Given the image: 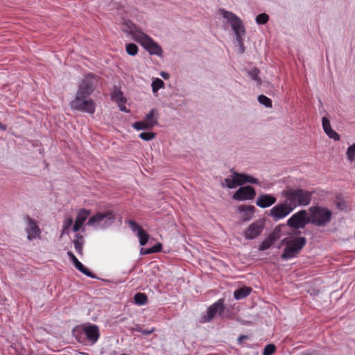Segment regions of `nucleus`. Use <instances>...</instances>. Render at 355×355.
<instances>
[{"label":"nucleus","mask_w":355,"mask_h":355,"mask_svg":"<svg viewBox=\"0 0 355 355\" xmlns=\"http://www.w3.org/2000/svg\"><path fill=\"white\" fill-rule=\"evenodd\" d=\"M128 28L132 39L140 44L150 55L158 56L162 55V47L153 38L138 28L135 24L130 23L128 25Z\"/></svg>","instance_id":"obj_3"},{"label":"nucleus","mask_w":355,"mask_h":355,"mask_svg":"<svg viewBox=\"0 0 355 355\" xmlns=\"http://www.w3.org/2000/svg\"><path fill=\"white\" fill-rule=\"evenodd\" d=\"M81 355H89L88 353L86 352H79Z\"/></svg>","instance_id":"obj_47"},{"label":"nucleus","mask_w":355,"mask_h":355,"mask_svg":"<svg viewBox=\"0 0 355 355\" xmlns=\"http://www.w3.org/2000/svg\"><path fill=\"white\" fill-rule=\"evenodd\" d=\"M156 134L155 132H141L139 135V137L144 141H150L155 139Z\"/></svg>","instance_id":"obj_36"},{"label":"nucleus","mask_w":355,"mask_h":355,"mask_svg":"<svg viewBox=\"0 0 355 355\" xmlns=\"http://www.w3.org/2000/svg\"><path fill=\"white\" fill-rule=\"evenodd\" d=\"M152 253H153V250L151 248L146 249V252H144V254H152Z\"/></svg>","instance_id":"obj_46"},{"label":"nucleus","mask_w":355,"mask_h":355,"mask_svg":"<svg viewBox=\"0 0 355 355\" xmlns=\"http://www.w3.org/2000/svg\"><path fill=\"white\" fill-rule=\"evenodd\" d=\"M252 291V288L248 286H243L236 290L234 293V297L236 300H241L248 296Z\"/></svg>","instance_id":"obj_22"},{"label":"nucleus","mask_w":355,"mask_h":355,"mask_svg":"<svg viewBox=\"0 0 355 355\" xmlns=\"http://www.w3.org/2000/svg\"><path fill=\"white\" fill-rule=\"evenodd\" d=\"M114 218V215L110 211H106L104 213L98 212L94 216L91 217L88 222L87 225L89 226H94L96 225L99 224L101 222L103 221L105 219L112 220Z\"/></svg>","instance_id":"obj_16"},{"label":"nucleus","mask_w":355,"mask_h":355,"mask_svg":"<svg viewBox=\"0 0 355 355\" xmlns=\"http://www.w3.org/2000/svg\"><path fill=\"white\" fill-rule=\"evenodd\" d=\"M322 127H323L324 131L325 132H327V131H328L329 130V128H331L330 122L327 117H322Z\"/></svg>","instance_id":"obj_41"},{"label":"nucleus","mask_w":355,"mask_h":355,"mask_svg":"<svg viewBox=\"0 0 355 355\" xmlns=\"http://www.w3.org/2000/svg\"><path fill=\"white\" fill-rule=\"evenodd\" d=\"M232 175L226 179L225 182L230 189L236 188L239 185H243L246 183L258 184V180L245 173H240L231 171Z\"/></svg>","instance_id":"obj_6"},{"label":"nucleus","mask_w":355,"mask_h":355,"mask_svg":"<svg viewBox=\"0 0 355 355\" xmlns=\"http://www.w3.org/2000/svg\"><path fill=\"white\" fill-rule=\"evenodd\" d=\"M276 240L274 234L269 235L259 245V250L263 251L270 248Z\"/></svg>","instance_id":"obj_23"},{"label":"nucleus","mask_w":355,"mask_h":355,"mask_svg":"<svg viewBox=\"0 0 355 355\" xmlns=\"http://www.w3.org/2000/svg\"><path fill=\"white\" fill-rule=\"evenodd\" d=\"M76 239L73 241L74 248L78 254L82 255L83 252L84 239L82 235L77 234L76 235Z\"/></svg>","instance_id":"obj_24"},{"label":"nucleus","mask_w":355,"mask_h":355,"mask_svg":"<svg viewBox=\"0 0 355 355\" xmlns=\"http://www.w3.org/2000/svg\"><path fill=\"white\" fill-rule=\"evenodd\" d=\"M132 127L137 130H148L153 128L150 125H148L144 120L141 121H137L132 124Z\"/></svg>","instance_id":"obj_28"},{"label":"nucleus","mask_w":355,"mask_h":355,"mask_svg":"<svg viewBox=\"0 0 355 355\" xmlns=\"http://www.w3.org/2000/svg\"><path fill=\"white\" fill-rule=\"evenodd\" d=\"M258 101L265 105L266 107H272V103L271 99L264 95H259L258 96Z\"/></svg>","instance_id":"obj_31"},{"label":"nucleus","mask_w":355,"mask_h":355,"mask_svg":"<svg viewBox=\"0 0 355 355\" xmlns=\"http://www.w3.org/2000/svg\"><path fill=\"white\" fill-rule=\"evenodd\" d=\"M114 218V215L110 211H106L104 213L98 212L94 216L91 217L88 222L87 225L89 226H94L96 225L99 224L101 222L103 221L105 219L112 220Z\"/></svg>","instance_id":"obj_17"},{"label":"nucleus","mask_w":355,"mask_h":355,"mask_svg":"<svg viewBox=\"0 0 355 355\" xmlns=\"http://www.w3.org/2000/svg\"><path fill=\"white\" fill-rule=\"evenodd\" d=\"M286 202L293 210L297 207H305L310 204L313 192L300 188L287 187L281 192Z\"/></svg>","instance_id":"obj_2"},{"label":"nucleus","mask_w":355,"mask_h":355,"mask_svg":"<svg viewBox=\"0 0 355 355\" xmlns=\"http://www.w3.org/2000/svg\"><path fill=\"white\" fill-rule=\"evenodd\" d=\"M128 225L133 232H139V230H143L140 225L134 220H129Z\"/></svg>","instance_id":"obj_40"},{"label":"nucleus","mask_w":355,"mask_h":355,"mask_svg":"<svg viewBox=\"0 0 355 355\" xmlns=\"http://www.w3.org/2000/svg\"><path fill=\"white\" fill-rule=\"evenodd\" d=\"M264 221L258 220L250 225V226L244 232V237L247 239H254L259 236L264 227Z\"/></svg>","instance_id":"obj_12"},{"label":"nucleus","mask_w":355,"mask_h":355,"mask_svg":"<svg viewBox=\"0 0 355 355\" xmlns=\"http://www.w3.org/2000/svg\"><path fill=\"white\" fill-rule=\"evenodd\" d=\"M276 347L273 344L267 345L263 352V355H271L275 352Z\"/></svg>","instance_id":"obj_38"},{"label":"nucleus","mask_w":355,"mask_h":355,"mask_svg":"<svg viewBox=\"0 0 355 355\" xmlns=\"http://www.w3.org/2000/svg\"><path fill=\"white\" fill-rule=\"evenodd\" d=\"M121 355H127V354H122Z\"/></svg>","instance_id":"obj_48"},{"label":"nucleus","mask_w":355,"mask_h":355,"mask_svg":"<svg viewBox=\"0 0 355 355\" xmlns=\"http://www.w3.org/2000/svg\"><path fill=\"white\" fill-rule=\"evenodd\" d=\"M137 236L139 239L141 245H145L149 239L148 234L144 230H139V232H137Z\"/></svg>","instance_id":"obj_27"},{"label":"nucleus","mask_w":355,"mask_h":355,"mask_svg":"<svg viewBox=\"0 0 355 355\" xmlns=\"http://www.w3.org/2000/svg\"><path fill=\"white\" fill-rule=\"evenodd\" d=\"M72 224H73V218H72L69 217V218H66L63 223L62 234H67L68 233L67 230L72 225Z\"/></svg>","instance_id":"obj_35"},{"label":"nucleus","mask_w":355,"mask_h":355,"mask_svg":"<svg viewBox=\"0 0 355 355\" xmlns=\"http://www.w3.org/2000/svg\"><path fill=\"white\" fill-rule=\"evenodd\" d=\"M83 331L87 338L92 343H95L100 336L99 329L96 324L84 327Z\"/></svg>","instance_id":"obj_14"},{"label":"nucleus","mask_w":355,"mask_h":355,"mask_svg":"<svg viewBox=\"0 0 355 355\" xmlns=\"http://www.w3.org/2000/svg\"><path fill=\"white\" fill-rule=\"evenodd\" d=\"M164 83L159 78H156L152 83V89L153 92H157L159 89L163 87Z\"/></svg>","instance_id":"obj_32"},{"label":"nucleus","mask_w":355,"mask_h":355,"mask_svg":"<svg viewBox=\"0 0 355 355\" xmlns=\"http://www.w3.org/2000/svg\"><path fill=\"white\" fill-rule=\"evenodd\" d=\"M239 210L240 212L244 213L243 220L246 221L252 218L255 207L252 205H241L239 207Z\"/></svg>","instance_id":"obj_21"},{"label":"nucleus","mask_w":355,"mask_h":355,"mask_svg":"<svg viewBox=\"0 0 355 355\" xmlns=\"http://www.w3.org/2000/svg\"><path fill=\"white\" fill-rule=\"evenodd\" d=\"M222 16L228 20L230 23L232 29L234 30L237 39L239 40L241 35L245 33L242 21L233 12L226 11L225 10H220Z\"/></svg>","instance_id":"obj_7"},{"label":"nucleus","mask_w":355,"mask_h":355,"mask_svg":"<svg viewBox=\"0 0 355 355\" xmlns=\"http://www.w3.org/2000/svg\"><path fill=\"white\" fill-rule=\"evenodd\" d=\"M309 221L315 225L323 227L331 220L332 211L327 207L313 206L309 209Z\"/></svg>","instance_id":"obj_4"},{"label":"nucleus","mask_w":355,"mask_h":355,"mask_svg":"<svg viewBox=\"0 0 355 355\" xmlns=\"http://www.w3.org/2000/svg\"><path fill=\"white\" fill-rule=\"evenodd\" d=\"M156 110L152 109L148 114H146L145 119H144L149 125L153 128L157 123V119L155 118V113Z\"/></svg>","instance_id":"obj_25"},{"label":"nucleus","mask_w":355,"mask_h":355,"mask_svg":"<svg viewBox=\"0 0 355 355\" xmlns=\"http://www.w3.org/2000/svg\"><path fill=\"white\" fill-rule=\"evenodd\" d=\"M347 159L351 162H354L355 159V144L350 146L347 150Z\"/></svg>","instance_id":"obj_34"},{"label":"nucleus","mask_w":355,"mask_h":355,"mask_svg":"<svg viewBox=\"0 0 355 355\" xmlns=\"http://www.w3.org/2000/svg\"><path fill=\"white\" fill-rule=\"evenodd\" d=\"M120 110L123 112H129L130 111L126 109V107L124 106V104L123 105H121V107H119Z\"/></svg>","instance_id":"obj_43"},{"label":"nucleus","mask_w":355,"mask_h":355,"mask_svg":"<svg viewBox=\"0 0 355 355\" xmlns=\"http://www.w3.org/2000/svg\"><path fill=\"white\" fill-rule=\"evenodd\" d=\"M25 220L27 223V226L25 230L27 233L28 240L33 241L37 238H40L41 230L36 220L31 218L29 216H26Z\"/></svg>","instance_id":"obj_10"},{"label":"nucleus","mask_w":355,"mask_h":355,"mask_svg":"<svg viewBox=\"0 0 355 355\" xmlns=\"http://www.w3.org/2000/svg\"><path fill=\"white\" fill-rule=\"evenodd\" d=\"M309 216L306 210H300L294 214L287 221V225L295 229L304 228L309 223Z\"/></svg>","instance_id":"obj_8"},{"label":"nucleus","mask_w":355,"mask_h":355,"mask_svg":"<svg viewBox=\"0 0 355 355\" xmlns=\"http://www.w3.org/2000/svg\"><path fill=\"white\" fill-rule=\"evenodd\" d=\"M330 138L334 139L335 141H338L340 139V135L331 128H329L327 132H325Z\"/></svg>","instance_id":"obj_39"},{"label":"nucleus","mask_w":355,"mask_h":355,"mask_svg":"<svg viewBox=\"0 0 355 355\" xmlns=\"http://www.w3.org/2000/svg\"><path fill=\"white\" fill-rule=\"evenodd\" d=\"M269 19V16L266 13L259 14L256 17V22L258 24H265L268 22Z\"/></svg>","instance_id":"obj_33"},{"label":"nucleus","mask_w":355,"mask_h":355,"mask_svg":"<svg viewBox=\"0 0 355 355\" xmlns=\"http://www.w3.org/2000/svg\"><path fill=\"white\" fill-rule=\"evenodd\" d=\"M134 300L138 305H144L148 301V297L145 293H137L134 296Z\"/></svg>","instance_id":"obj_26"},{"label":"nucleus","mask_w":355,"mask_h":355,"mask_svg":"<svg viewBox=\"0 0 355 355\" xmlns=\"http://www.w3.org/2000/svg\"><path fill=\"white\" fill-rule=\"evenodd\" d=\"M111 99L117 103L119 107H121V105H123L126 102L125 98L123 97V92L117 87H114L113 89L111 94Z\"/></svg>","instance_id":"obj_20"},{"label":"nucleus","mask_w":355,"mask_h":355,"mask_svg":"<svg viewBox=\"0 0 355 355\" xmlns=\"http://www.w3.org/2000/svg\"><path fill=\"white\" fill-rule=\"evenodd\" d=\"M68 257L70 258V259L73 263L75 267L82 273L87 275V277L94 278L95 275L89 270L88 268H87L81 262L78 261V259L76 258V257L71 252V251H69L67 252Z\"/></svg>","instance_id":"obj_18"},{"label":"nucleus","mask_w":355,"mask_h":355,"mask_svg":"<svg viewBox=\"0 0 355 355\" xmlns=\"http://www.w3.org/2000/svg\"><path fill=\"white\" fill-rule=\"evenodd\" d=\"M293 211L292 208L285 201L284 203H279L273 207L270 210V215L275 220L282 219L288 216Z\"/></svg>","instance_id":"obj_11"},{"label":"nucleus","mask_w":355,"mask_h":355,"mask_svg":"<svg viewBox=\"0 0 355 355\" xmlns=\"http://www.w3.org/2000/svg\"><path fill=\"white\" fill-rule=\"evenodd\" d=\"M89 214L90 211L85 209H82L78 211L73 227L74 232H77L82 227Z\"/></svg>","instance_id":"obj_19"},{"label":"nucleus","mask_w":355,"mask_h":355,"mask_svg":"<svg viewBox=\"0 0 355 355\" xmlns=\"http://www.w3.org/2000/svg\"><path fill=\"white\" fill-rule=\"evenodd\" d=\"M126 52L130 55H135L138 53V46L134 43H129L125 46Z\"/></svg>","instance_id":"obj_29"},{"label":"nucleus","mask_w":355,"mask_h":355,"mask_svg":"<svg viewBox=\"0 0 355 355\" xmlns=\"http://www.w3.org/2000/svg\"><path fill=\"white\" fill-rule=\"evenodd\" d=\"M283 243H285L286 246L281 258L287 260L295 257L300 252L306 245V240L304 237H297L293 239L286 238L283 240Z\"/></svg>","instance_id":"obj_5"},{"label":"nucleus","mask_w":355,"mask_h":355,"mask_svg":"<svg viewBox=\"0 0 355 355\" xmlns=\"http://www.w3.org/2000/svg\"><path fill=\"white\" fill-rule=\"evenodd\" d=\"M162 244L161 243H157L156 245H155L154 246H153L151 248L153 250V253L155 252H159L162 250Z\"/></svg>","instance_id":"obj_42"},{"label":"nucleus","mask_w":355,"mask_h":355,"mask_svg":"<svg viewBox=\"0 0 355 355\" xmlns=\"http://www.w3.org/2000/svg\"><path fill=\"white\" fill-rule=\"evenodd\" d=\"M224 310V299H219L207 309V314L202 318V322H207L211 321L216 314L221 315Z\"/></svg>","instance_id":"obj_9"},{"label":"nucleus","mask_w":355,"mask_h":355,"mask_svg":"<svg viewBox=\"0 0 355 355\" xmlns=\"http://www.w3.org/2000/svg\"><path fill=\"white\" fill-rule=\"evenodd\" d=\"M256 196L254 189L251 186L240 187L233 195V198L236 200H252Z\"/></svg>","instance_id":"obj_13"},{"label":"nucleus","mask_w":355,"mask_h":355,"mask_svg":"<svg viewBox=\"0 0 355 355\" xmlns=\"http://www.w3.org/2000/svg\"><path fill=\"white\" fill-rule=\"evenodd\" d=\"M134 331L140 332L144 335H150L153 334L155 331V328H151L150 329H143L139 325H137L134 329Z\"/></svg>","instance_id":"obj_37"},{"label":"nucleus","mask_w":355,"mask_h":355,"mask_svg":"<svg viewBox=\"0 0 355 355\" xmlns=\"http://www.w3.org/2000/svg\"><path fill=\"white\" fill-rule=\"evenodd\" d=\"M97 83V77L92 73L87 74L79 85L76 96L71 103V107L89 114L95 112V103L92 99L85 98L94 90Z\"/></svg>","instance_id":"obj_1"},{"label":"nucleus","mask_w":355,"mask_h":355,"mask_svg":"<svg viewBox=\"0 0 355 355\" xmlns=\"http://www.w3.org/2000/svg\"><path fill=\"white\" fill-rule=\"evenodd\" d=\"M248 338V336H245V335H241L239 338H238V340L239 342H241V340H245V339H247Z\"/></svg>","instance_id":"obj_45"},{"label":"nucleus","mask_w":355,"mask_h":355,"mask_svg":"<svg viewBox=\"0 0 355 355\" xmlns=\"http://www.w3.org/2000/svg\"><path fill=\"white\" fill-rule=\"evenodd\" d=\"M277 202V198L270 194H261L256 200V205L261 208H267Z\"/></svg>","instance_id":"obj_15"},{"label":"nucleus","mask_w":355,"mask_h":355,"mask_svg":"<svg viewBox=\"0 0 355 355\" xmlns=\"http://www.w3.org/2000/svg\"><path fill=\"white\" fill-rule=\"evenodd\" d=\"M248 74L250 77L255 80L259 85L261 83V80L259 76V70L257 68H253L250 71H248Z\"/></svg>","instance_id":"obj_30"},{"label":"nucleus","mask_w":355,"mask_h":355,"mask_svg":"<svg viewBox=\"0 0 355 355\" xmlns=\"http://www.w3.org/2000/svg\"><path fill=\"white\" fill-rule=\"evenodd\" d=\"M7 129L6 125L0 122V130L5 131Z\"/></svg>","instance_id":"obj_44"}]
</instances>
